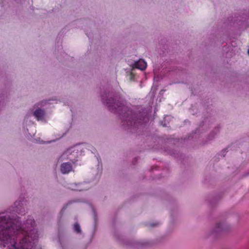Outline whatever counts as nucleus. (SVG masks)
<instances>
[{"label":"nucleus","mask_w":249,"mask_h":249,"mask_svg":"<svg viewBox=\"0 0 249 249\" xmlns=\"http://www.w3.org/2000/svg\"><path fill=\"white\" fill-rule=\"evenodd\" d=\"M161 124L163 125V126L164 127H166L167 126V125L165 124V123H164L163 124L162 122H161Z\"/></svg>","instance_id":"17"},{"label":"nucleus","mask_w":249,"mask_h":249,"mask_svg":"<svg viewBox=\"0 0 249 249\" xmlns=\"http://www.w3.org/2000/svg\"><path fill=\"white\" fill-rule=\"evenodd\" d=\"M68 159H69L70 160H71L73 162H74L75 160H76L75 159H72L71 157L68 158Z\"/></svg>","instance_id":"15"},{"label":"nucleus","mask_w":249,"mask_h":249,"mask_svg":"<svg viewBox=\"0 0 249 249\" xmlns=\"http://www.w3.org/2000/svg\"><path fill=\"white\" fill-rule=\"evenodd\" d=\"M125 245L132 249H143L151 245L149 242L136 241L133 240H126L124 242Z\"/></svg>","instance_id":"4"},{"label":"nucleus","mask_w":249,"mask_h":249,"mask_svg":"<svg viewBox=\"0 0 249 249\" xmlns=\"http://www.w3.org/2000/svg\"><path fill=\"white\" fill-rule=\"evenodd\" d=\"M86 183H73L70 185L69 188L74 191H82L87 189L84 187Z\"/></svg>","instance_id":"6"},{"label":"nucleus","mask_w":249,"mask_h":249,"mask_svg":"<svg viewBox=\"0 0 249 249\" xmlns=\"http://www.w3.org/2000/svg\"><path fill=\"white\" fill-rule=\"evenodd\" d=\"M94 219H95V220H96V213H95V211H94Z\"/></svg>","instance_id":"16"},{"label":"nucleus","mask_w":249,"mask_h":249,"mask_svg":"<svg viewBox=\"0 0 249 249\" xmlns=\"http://www.w3.org/2000/svg\"><path fill=\"white\" fill-rule=\"evenodd\" d=\"M59 241L60 244H61V246L63 248L62 242L61 241V239L60 237L59 238Z\"/></svg>","instance_id":"14"},{"label":"nucleus","mask_w":249,"mask_h":249,"mask_svg":"<svg viewBox=\"0 0 249 249\" xmlns=\"http://www.w3.org/2000/svg\"><path fill=\"white\" fill-rule=\"evenodd\" d=\"M72 169V165L69 162L63 163L60 166L61 172L63 174H68Z\"/></svg>","instance_id":"7"},{"label":"nucleus","mask_w":249,"mask_h":249,"mask_svg":"<svg viewBox=\"0 0 249 249\" xmlns=\"http://www.w3.org/2000/svg\"><path fill=\"white\" fill-rule=\"evenodd\" d=\"M73 231L77 233L81 234L82 230L80 225L78 223H75L73 226Z\"/></svg>","instance_id":"9"},{"label":"nucleus","mask_w":249,"mask_h":249,"mask_svg":"<svg viewBox=\"0 0 249 249\" xmlns=\"http://www.w3.org/2000/svg\"><path fill=\"white\" fill-rule=\"evenodd\" d=\"M227 152V149H225L224 150H223L221 152V155L223 156V157H225V153Z\"/></svg>","instance_id":"13"},{"label":"nucleus","mask_w":249,"mask_h":249,"mask_svg":"<svg viewBox=\"0 0 249 249\" xmlns=\"http://www.w3.org/2000/svg\"><path fill=\"white\" fill-rule=\"evenodd\" d=\"M219 132V128H215L214 130H213L209 135V139L210 140H212L214 136Z\"/></svg>","instance_id":"10"},{"label":"nucleus","mask_w":249,"mask_h":249,"mask_svg":"<svg viewBox=\"0 0 249 249\" xmlns=\"http://www.w3.org/2000/svg\"><path fill=\"white\" fill-rule=\"evenodd\" d=\"M160 225V223L159 222H154V223H149L147 225L150 227L153 228V227H155L158 226Z\"/></svg>","instance_id":"12"},{"label":"nucleus","mask_w":249,"mask_h":249,"mask_svg":"<svg viewBox=\"0 0 249 249\" xmlns=\"http://www.w3.org/2000/svg\"><path fill=\"white\" fill-rule=\"evenodd\" d=\"M134 66L136 68L141 70H144L146 67V63L143 60L140 59L135 62Z\"/></svg>","instance_id":"8"},{"label":"nucleus","mask_w":249,"mask_h":249,"mask_svg":"<svg viewBox=\"0 0 249 249\" xmlns=\"http://www.w3.org/2000/svg\"><path fill=\"white\" fill-rule=\"evenodd\" d=\"M249 171H248L247 173V175H249Z\"/></svg>","instance_id":"18"},{"label":"nucleus","mask_w":249,"mask_h":249,"mask_svg":"<svg viewBox=\"0 0 249 249\" xmlns=\"http://www.w3.org/2000/svg\"><path fill=\"white\" fill-rule=\"evenodd\" d=\"M27 202L16 201L14 207L0 213V245L3 249H34L38 237L36 222L31 217L21 223L16 213L27 212Z\"/></svg>","instance_id":"1"},{"label":"nucleus","mask_w":249,"mask_h":249,"mask_svg":"<svg viewBox=\"0 0 249 249\" xmlns=\"http://www.w3.org/2000/svg\"><path fill=\"white\" fill-rule=\"evenodd\" d=\"M101 100L108 110L118 114L124 128L134 132L136 128L142 125L146 114L143 112L136 113L125 106V102L112 89L106 88L101 93Z\"/></svg>","instance_id":"2"},{"label":"nucleus","mask_w":249,"mask_h":249,"mask_svg":"<svg viewBox=\"0 0 249 249\" xmlns=\"http://www.w3.org/2000/svg\"><path fill=\"white\" fill-rule=\"evenodd\" d=\"M72 153H74V150H73V148H69L68 149L66 152H65V154L67 155V156H69L70 155H71Z\"/></svg>","instance_id":"11"},{"label":"nucleus","mask_w":249,"mask_h":249,"mask_svg":"<svg viewBox=\"0 0 249 249\" xmlns=\"http://www.w3.org/2000/svg\"><path fill=\"white\" fill-rule=\"evenodd\" d=\"M49 101L43 100L34 105V108L35 110L33 111V114L37 121L43 120L46 114L45 109L41 108L39 107L44 106Z\"/></svg>","instance_id":"3"},{"label":"nucleus","mask_w":249,"mask_h":249,"mask_svg":"<svg viewBox=\"0 0 249 249\" xmlns=\"http://www.w3.org/2000/svg\"><path fill=\"white\" fill-rule=\"evenodd\" d=\"M230 227L226 223H217L215 227L212 231V234L213 235H216L223 232L227 231L229 230Z\"/></svg>","instance_id":"5"}]
</instances>
